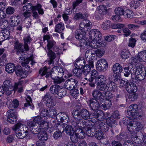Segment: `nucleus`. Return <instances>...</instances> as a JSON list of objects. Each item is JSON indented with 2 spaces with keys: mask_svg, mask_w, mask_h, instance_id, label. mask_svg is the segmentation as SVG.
<instances>
[{
  "mask_svg": "<svg viewBox=\"0 0 146 146\" xmlns=\"http://www.w3.org/2000/svg\"><path fill=\"white\" fill-rule=\"evenodd\" d=\"M53 82L54 84H60L64 82L65 80L62 77H59L58 76L54 78V79L53 80Z\"/></svg>",
  "mask_w": 146,
  "mask_h": 146,
  "instance_id": "obj_49",
  "label": "nucleus"
},
{
  "mask_svg": "<svg viewBox=\"0 0 146 146\" xmlns=\"http://www.w3.org/2000/svg\"><path fill=\"white\" fill-rule=\"evenodd\" d=\"M61 89L60 86L58 85L55 84L52 86L50 89V91L51 93L54 95Z\"/></svg>",
  "mask_w": 146,
  "mask_h": 146,
  "instance_id": "obj_42",
  "label": "nucleus"
},
{
  "mask_svg": "<svg viewBox=\"0 0 146 146\" xmlns=\"http://www.w3.org/2000/svg\"><path fill=\"white\" fill-rule=\"evenodd\" d=\"M111 100L106 99L104 103L100 104V108L106 110L109 109L111 107Z\"/></svg>",
  "mask_w": 146,
  "mask_h": 146,
  "instance_id": "obj_32",
  "label": "nucleus"
},
{
  "mask_svg": "<svg viewBox=\"0 0 146 146\" xmlns=\"http://www.w3.org/2000/svg\"><path fill=\"white\" fill-rule=\"evenodd\" d=\"M15 65L11 63L7 64L5 67V71L8 73H13L16 69Z\"/></svg>",
  "mask_w": 146,
  "mask_h": 146,
  "instance_id": "obj_29",
  "label": "nucleus"
},
{
  "mask_svg": "<svg viewBox=\"0 0 146 146\" xmlns=\"http://www.w3.org/2000/svg\"><path fill=\"white\" fill-rule=\"evenodd\" d=\"M10 19V25L11 26L15 27L20 24V19L18 16H12Z\"/></svg>",
  "mask_w": 146,
  "mask_h": 146,
  "instance_id": "obj_24",
  "label": "nucleus"
},
{
  "mask_svg": "<svg viewBox=\"0 0 146 146\" xmlns=\"http://www.w3.org/2000/svg\"><path fill=\"white\" fill-rule=\"evenodd\" d=\"M129 137L128 135L125 133H121L119 134L116 136V137L117 140L119 141H121L124 139H126Z\"/></svg>",
  "mask_w": 146,
  "mask_h": 146,
  "instance_id": "obj_50",
  "label": "nucleus"
},
{
  "mask_svg": "<svg viewBox=\"0 0 146 146\" xmlns=\"http://www.w3.org/2000/svg\"><path fill=\"white\" fill-rule=\"evenodd\" d=\"M99 76L98 72L95 70H93L91 72L90 74H89L84 79L89 81L90 82H91L93 81L94 79L96 80L98 77Z\"/></svg>",
  "mask_w": 146,
  "mask_h": 146,
  "instance_id": "obj_17",
  "label": "nucleus"
},
{
  "mask_svg": "<svg viewBox=\"0 0 146 146\" xmlns=\"http://www.w3.org/2000/svg\"><path fill=\"white\" fill-rule=\"evenodd\" d=\"M98 89H94L92 92V94L94 99L96 100H102L103 96L102 93Z\"/></svg>",
  "mask_w": 146,
  "mask_h": 146,
  "instance_id": "obj_21",
  "label": "nucleus"
},
{
  "mask_svg": "<svg viewBox=\"0 0 146 146\" xmlns=\"http://www.w3.org/2000/svg\"><path fill=\"white\" fill-rule=\"evenodd\" d=\"M128 98L129 100L133 101L136 100L137 98V95L135 93H129Z\"/></svg>",
  "mask_w": 146,
  "mask_h": 146,
  "instance_id": "obj_64",
  "label": "nucleus"
},
{
  "mask_svg": "<svg viewBox=\"0 0 146 146\" xmlns=\"http://www.w3.org/2000/svg\"><path fill=\"white\" fill-rule=\"evenodd\" d=\"M36 11H38L39 14L40 15H42L44 13L43 10L42 8V5L39 4H37L35 6L34 8L33 9L32 11L33 16L35 19H37L38 17V15Z\"/></svg>",
  "mask_w": 146,
  "mask_h": 146,
  "instance_id": "obj_15",
  "label": "nucleus"
},
{
  "mask_svg": "<svg viewBox=\"0 0 146 146\" xmlns=\"http://www.w3.org/2000/svg\"><path fill=\"white\" fill-rule=\"evenodd\" d=\"M75 129V127H74L72 125H68L65 127L64 131L67 134L70 135L74 133Z\"/></svg>",
  "mask_w": 146,
  "mask_h": 146,
  "instance_id": "obj_37",
  "label": "nucleus"
},
{
  "mask_svg": "<svg viewBox=\"0 0 146 146\" xmlns=\"http://www.w3.org/2000/svg\"><path fill=\"white\" fill-rule=\"evenodd\" d=\"M86 121L81 119L79 121H72L71 124L75 129H85Z\"/></svg>",
  "mask_w": 146,
  "mask_h": 146,
  "instance_id": "obj_12",
  "label": "nucleus"
},
{
  "mask_svg": "<svg viewBox=\"0 0 146 146\" xmlns=\"http://www.w3.org/2000/svg\"><path fill=\"white\" fill-rule=\"evenodd\" d=\"M31 132L33 134H39L42 131L40 126H34V127L31 128L30 129Z\"/></svg>",
  "mask_w": 146,
  "mask_h": 146,
  "instance_id": "obj_46",
  "label": "nucleus"
},
{
  "mask_svg": "<svg viewBox=\"0 0 146 146\" xmlns=\"http://www.w3.org/2000/svg\"><path fill=\"white\" fill-rule=\"evenodd\" d=\"M73 73L74 76L77 77L79 79L81 78L83 72L81 68H74L73 70Z\"/></svg>",
  "mask_w": 146,
  "mask_h": 146,
  "instance_id": "obj_36",
  "label": "nucleus"
},
{
  "mask_svg": "<svg viewBox=\"0 0 146 146\" xmlns=\"http://www.w3.org/2000/svg\"><path fill=\"white\" fill-rule=\"evenodd\" d=\"M146 74V72L145 70H143L140 69L138 73H137L135 77L138 80L141 81L143 80L144 79Z\"/></svg>",
  "mask_w": 146,
  "mask_h": 146,
  "instance_id": "obj_30",
  "label": "nucleus"
},
{
  "mask_svg": "<svg viewBox=\"0 0 146 146\" xmlns=\"http://www.w3.org/2000/svg\"><path fill=\"white\" fill-rule=\"evenodd\" d=\"M48 43L47 45V50L45 49L46 52L48 50H51L50 49H54L56 46V42L53 40H47Z\"/></svg>",
  "mask_w": 146,
  "mask_h": 146,
  "instance_id": "obj_40",
  "label": "nucleus"
},
{
  "mask_svg": "<svg viewBox=\"0 0 146 146\" xmlns=\"http://www.w3.org/2000/svg\"><path fill=\"white\" fill-rule=\"evenodd\" d=\"M106 123L110 127L114 126V125L116 123L115 121L112 118L108 117L106 119Z\"/></svg>",
  "mask_w": 146,
  "mask_h": 146,
  "instance_id": "obj_59",
  "label": "nucleus"
},
{
  "mask_svg": "<svg viewBox=\"0 0 146 146\" xmlns=\"http://www.w3.org/2000/svg\"><path fill=\"white\" fill-rule=\"evenodd\" d=\"M47 71V68L45 67L42 68L40 69L39 70L38 73L41 76H43L45 75V77L47 78L50 76L51 78L53 80L54 78L56 77L54 72L52 71L48 72Z\"/></svg>",
  "mask_w": 146,
  "mask_h": 146,
  "instance_id": "obj_9",
  "label": "nucleus"
},
{
  "mask_svg": "<svg viewBox=\"0 0 146 146\" xmlns=\"http://www.w3.org/2000/svg\"><path fill=\"white\" fill-rule=\"evenodd\" d=\"M94 123L92 121H86L85 129H92L94 128Z\"/></svg>",
  "mask_w": 146,
  "mask_h": 146,
  "instance_id": "obj_61",
  "label": "nucleus"
},
{
  "mask_svg": "<svg viewBox=\"0 0 146 146\" xmlns=\"http://www.w3.org/2000/svg\"><path fill=\"white\" fill-rule=\"evenodd\" d=\"M66 94V91H62V90H60L55 95V97L61 99Z\"/></svg>",
  "mask_w": 146,
  "mask_h": 146,
  "instance_id": "obj_57",
  "label": "nucleus"
},
{
  "mask_svg": "<svg viewBox=\"0 0 146 146\" xmlns=\"http://www.w3.org/2000/svg\"><path fill=\"white\" fill-rule=\"evenodd\" d=\"M12 129L16 132V135L19 139H22L26 137L28 133V127L19 122L13 126Z\"/></svg>",
  "mask_w": 146,
  "mask_h": 146,
  "instance_id": "obj_4",
  "label": "nucleus"
},
{
  "mask_svg": "<svg viewBox=\"0 0 146 146\" xmlns=\"http://www.w3.org/2000/svg\"><path fill=\"white\" fill-rule=\"evenodd\" d=\"M97 130V125H94V128L92 129H85V130H86V134L88 136H93L95 133L93 132V131H95V130Z\"/></svg>",
  "mask_w": 146,
  "mask_h": 146,
  "instance_id": "obj_54",
  "label": "nucleus"
},
{
  "mask_svg": "<svg viewBox=\"0 0 146 146\" xmlns=\"http://www.w3.org/2000/svg\"><path fill=\"white\" fill-rule=\"evenodd\" d=\"M96 56L99 58L101 57L105 52V50L103 48H99L94 51Z\"/></svg>",
  "mask_w": 146,
  "mask_h": 146,
  "instance_id": "obj_48",
  "label": "nucleus"
},
{
  "mask_svg": "<svg viewBox=\"0 0 146 146\" xmlns=\"http://www.w3.org/2000/svg\"><path fill=\"white\" fill-rule=\"evenodd\" d=\"M88 103L90 109L92 110H96L100 108V104L96 99L91 98Z\"/></svg>",
  "mask_w": 146,
  "mask_h": 146,
  "instance_id": "obj_14",
  "label": "nucleus"
},
{
  "mask_svg": "<svg viewBox=\"0 0 146 146\" xmlns=\"http://www.w3.org/2000/svg\"><path fill=\"white\" fill-rule=\"evenodd\" d=\"M24 48L26 51H28L29 49L28 45V44L30 43L31 41V39L29 36L25 37L24 38Z\"/></svg>",
  "mask_w": 146,
  "mask_h": 146,
  "instance_id": "obj_44",
  "label": "nucleus"
},
{
  "mask_svg": "<svg viewBox=\"0 0 146 146\" xmlns=\"http://www.w3.org/2000/svg\"><path fill=\"white\" fill-rule=\"evenodd\" d=\"M86 63V61L85 59L82 58L77 59L74 65L76 68L82 69L83 66H84Z\"/></svg>",
  "mask_w": 146,
  "mask_h": 146,
  "instance_id": "obj_26",
  "label": "nucleus"
},
{
  "mask_svg": "<svg viewBox=\"0 0 146 146\" xmlns=\"http://www.w3.org/2000/svg\"><path fill=\"white\" fill-rule=\"evenodd\" d=\"M111 23L109 20H106L102 24V27L104 30L108 29L110 28Z\"/></svg>",
  "mask_w": 146,
  "mask_h": 146,
  "instance_id": "obj_52",
  "label": "nucleus"
},
{
  "mask_svg": "<svg viewBox=\"0 0 146 146\" xmlns=\"http://www.w3.org/2000/svg\"><path fill=\"white\" fill-rule=\"evenodd\" d=\"M72 114L75 120V121H79L81 119L80 113V111L78 109L74 110L72 111Z\"/></svg>",
  "mask_w": 146,
  "mask_h": 146,
  "instance_id": "obj_41",
  "label": "nucleus"
},
{
  "mask_svg": "<svg viewBox=\"0 0 146 146\" xmlns=\"http://www.w3.org/2000/svg\"><path fill=\"white\" fill-rule=\"evenodd\" d=\"M89 36L90 39L98 41L100 40L102 37L100 32L96 29H92L90 31Z\"/></svg>",
  "mask_w": 146,
  "mask_h": 146,
  "instance_id": "obj_10",
  "label": "nucleus"
},
{
  "mask_svg": "<svg viewBox=\"0 0 146 146\" xmlns=\"http://www.w3.org/2000/svg\"><path fill=\"white\" fill-rule=\"evenodd\" d=\"M80 41L78 44H76L77 46L80 47L81 49L84 48H87L88 47V39L86 38H83L81 39H78Z\"/></svg>",
  "mask_w": 146,
  "mask_h": 146,
  "instance_id": "obj_20",
  "label": "nucleus"
},
{
  "mask_svg": "<svg viewBox=\"0 0 146 146\" xmlns=\"http://www.w3.org/2000/svg\"><path fill=\"white\" fill-rule=\"evenodd\" d=\"M9 30L4 29L0 32V41H3L7 39L9 37L10 32Z\"/></svg>",
  "mask_w": 146,
  "mask_h": 146,
  "instance_id": "obj_23",
  "label": "nucleus"
},
{
  "mask_svg": "<svg viewBox=\"0 0 146 146\" xmlns=\"http://www.w3.org/2000/svg\"><path fill=\"white\" fill-rule=\"evenodd\" d=\"M47 55L48 57V64L50 65L52 64H54V60L56 57V56L55 53L52 50H48Z\"/></svg>",
  "mask_w": 146,
  "mask_h": 146,
  "instance_id": "obj_22",
  "label": "nucleus"
},
{
  "mask_svg": "<svg viewBox=\"0 0 146 146\" xmlns=\"http://www.w3.org/2000/svg\"><path fill=\"white\" fill-rule=\"evenodd\" d=\"M108 64L107 61L104 59H101L97 63L96 68L97 70L100 72H104L108 68Z\"/></svg>",
  "mask_w": 146,
  "mask_h": 146,
  "instance_id": "obj_7",
  "label": "nucleus"
},
{
  "mask_svg": "<svg viewBox=\"0 0 146 146\" xmlns=\"http://www.w3.org/2000/svg\"><path fill=\"white\" fill-rule=\"evenodd\" d=\"M64 29V25L62 23H60L57 24L55 27V31L59 33L63 32Z\"/></svg>",
  "mask_w": 146,
  "mask_h": 146,
  "instance_id": "obj_38",
  "label": "nucleus"
},
{
  "mask_svg": "<svg viewBox=\"0 0 146 146\" xmlns=\"http://www.w3.org/2000/svg\"><path fill=\"white\" fill-rule=\"evenodd\" d=\"M17 115L14 109H10L7 111V120L10 123H13L17 120Z\"/></svg>",
  "mask_w": 146,
  "mask_h": 146,
  "instance_id": "obj_8",
  "label": "nucleus"
},
{
  "mask_svg": "<svg viewBox=\"0 0 146 146\" xmlns=\"http://www.w3.org/2000/svg\"><path fill=\"white\" fill-rule=\"evenodd\" d=\"M133 119L132 124L133 125L134 130L136 131H139L141 130L143 127L142 124L135 119Z\"/></svg>",
  "mask_w": 146,
  "mask_h": 146,
  "instance_id": "obj_31",
  "label": "nucleus"
},
{
  "mask_svg": "<svg viewBox=\"0 0 146 146\" xmlns=\"http://www.w3.org/2000/svg\"><path fill=\"white\" fill-rule=\"evenodd\" d=\"M87 64L85 65L83 68L82 70L83 74L86 77L88 76L89 74L91 68L94 67L93 62L92 61H91L90 62H87Z\"/></svg>",
  "mask_w": 146,
  "mask_h": 146,
  "instance_id": "obj_16",
  "label": "nucleus"
},
{
  "mask_svg": "<svg viewBox=\"0 0 146 146\" xmlns=\"http://www.w3.org/2000/svg\"><path fill=\"white\" fill-rule=\"evenodd\" d=\"M15 88L14 87L4 88H3L4 93L6 95L9 96L12 94Z\"/></svg>",
  "mask_w": 146,
  "mask_h": 146,
  "instance_id": "obj_58",
  "label": "nucleus"
},
{
  "mask_svg": "<svg viewBox=\"0 0 146 146\" xmlns=\"http://www.w3.org/2000/svg\"><path fill=\"white\" fill-rule=\"evenodd\" d=\"M98 9L99 14L104 15L107 13V8L106 6L103 5H100L98 7Z\"/></svg>",
  "mask_w": 146,
  "mask_h": 146,
  "instance_id": "obj_47",
  "label": "nucleus"
},
{
  "mask_svg": "<svg viewBox=\"0 0 146 146\" xmlns=\"http://www.w3.org/2000/svg\"><path fill=\"white\" fill-rule=\"evenodd\" d=\"M124 25L122 24H111L110 27L112 29H123L125 27Z\"/></svg>",
  "mask_w": 146,
  "mask_h": 146,
  "instance_id": "obj_62",
  "label": "nucleus"
},
{
  "mask_svg": "<svg viewBox=\"0 0 146 146\" xmlns=\"http://www.w3.org/2000/svg\"><path fill=\"white\" fill-rule=\"evenodd\" d=\"M109 127L106 122H102L98 126L97 125V129H100L103 131L107 132L109 129Z\"/></svg>",
  "mask_w": 146,
  "mask_h": 146,
  "instance_id": "obj_27",
  "label": "nucleus"
},
{
  "mask_svg": "<svg viewBox=\"0 0 146 146\" xmlns=\"http://www.w3.org/2000/svg\"><path fill=\"white\" fill-rule=\"evenodd\" d=\"M138 109V106L136 104L131 105L129 107L127 113L131 117V119H137L141 117V115L137 112Z\"/></svg>",
  "mask_w": 146,
  "mask_h": 146,
  "instance_id": "obj_5",
  "label": "nucleus"
},
{
  "mask_svg": "<svg viewBox=\"0 0 146 146\" xmlns=\"http://www.w3.org/2000/svg\"><path fill=\"white\" fill-rule=\"evenodd\" d=\"M92 115L94 118L99 121H103L106 117L105 113L101 110L94 112Z\"/></svg>",
  "mask_w": 146,
  "mask_h": 146,
  "instance_id": "obj_19",
  "label": "nucleus"
},
{
  "mask_svg": "<svg viewBox=\"0 0 146 146\" xmlns=\"http://www.w3.org/2000/svg\"><path fill=\"white\" fill-rule=\"evenodd\" d=\"M78 85L77 80L72 78L66 80L64 84L65 88L67 90H70V94L76 98L79 94V90L77 89Z\"/></svg>",
  "mask_w": 146,
  "mask_h": 146,
  "instance_id": "obj_3",
  "label": "nucleus"
},
{
  "mask_svg": "<svg viewBox=\"0 0 146 146\" xmlns=\"http://www.w3.org/2000/svg\"><path fill=\"white\" fill-rule=\"evenodd\" d=\"M115 13L119 15H123L124 11L123 8L118 7L116 8L114 10Z\"/></svg>",
  "mask_w": 146,
  "mask_h": 146,
  "instance_id": "obj_60",
  "label": "nucleus"
},
{
  "mask_svg": "<svg viewBox=\"0 0 146 146\" xmlns=\"http://www.w3.org/2000/svg\"><path fill=\"white\" fill-rule=\"evenodd\" d=\"M38 138L40 141H45L48 139L47 133L45 131H42L37 135Z\"/></svg>",
  "mask_w": 146,
  "mask_h": 146,
  "instance_id": "obj_33",
  "label": "nucleus"
},
{
  "mask_svg": "<svg viewBox=\"0 0 146 146\" xmlns=\"http://www.w3.org/2000/svg\"><path fill=\"white\" fill-rule=\"evenodd\" d=\"M92 40L91 42L88 41V46H89L93 48H97V40Z\"/></svg>",
  "mask_w": 146,
  "mask_h": 146,
  "instance_id": "obj_63",
  "label": "nucleus"
},
{
  "mask_svg": "<svg viewBox=\"0 0 146 146\" xmlns=\"http://www.w3.org/2000/svg\"><path fill=\"white\" fill-rule=\"evenodd\" d=\"M112 69L114 73L118 74L122 71L123 68L121 65L116 63L113 65Z\"/></svg>",
  "mask_w": 146,
  "mask_h": 146,
  "instance_id": "obj_28",
  "label": "nucleus"
},
{
  "mask_svg": "<svg viewBox=\"0 0 146 146\" xmlns=\"http://www.w3.org/2000/svg\"><path fill=\"white\" fill-rule=\"evenodd\" d=\"M121 57L123 59H125L129 58L130 54L128 50L123 49L121 53Z\"/></svg>",
  "mask_w": 146,
  "mask_h": 146,
  "instance_id": "obj_53",
  "label": "nucleus"
},
{
  "mask_svg": "<svg viewBox=\"0 0 146 146\" xmlns=\"http://www.w3.org/2000/svg\"><path fill=\"white\" fill-rule=\"evenodd\" d=\"M95 81L96 83L97 89L101 91H104L105 86L107 81L106 76L102 75H100L96 79Z\"/></svg>",
  "mask_w": 146,
  "mask_h": 146,
  "instance_id": "obj_6",
  "label": "nucleus"
},
{
  "mask_svg": "<svg viewBox=\"0 0 146 146\" xmlns=\"http://www.w3.org/2000/svg\"><path fill=\"white\" fill-rule=\"evenodd\" d=\"M15 72L17 76L21 78H25L27 76V72L22 69L20 66L18 65L16 67Z\"/></svg>",
  "mask_w": 146,
  "mask_h": 146,
  "instance_id": "obj_18",
  "label": "nucleus"
},
{
  "mask_svg": "<svg viewBox=\"0 0 146 146\" xmlns=\"http://www.w3.org/2000/svg\"><path fill=\"white\" fill-rule=\"evenodd\" d=\"M75 133L76 134L79 138L82 139L85 137V133L84 131V129H75Z\"/></svg>",
  "mask_w": 146,
  "mask_h": 146,
  "instance_id": "obj_43",
  "label": "nucleus"
},
{
  "mask_svg": "<svg viewBox=\"0 0 146 146\" xmlns=\"http://www.w3.org/2000/svg\"><path fill=\"white\" fill-rule=\"evenodd\" d=\"M57 110L54 108H51L48 110V116L52 118H54L57 116Z\"/></svg>",
  "mask_w": 146,
  "mask_h": 146,
  "instance_id": "obj_45",
  "label": "nucleus"
},
{
  "mask_svg": "<svg viewBox=\"0 0 146 146\" xmlns=\"http://www.w3.org/2000/svg\"><path fill=\"white\" fill-rule=\"evenodd\" d=\"M57 120L60 121L63 124H66L69 121L68 116L65 113L61 112L58 113L56 117Z\"/></svg>",
  "mask_w": 146,
  "mask_h": 146,
  "instance_id": "obj_13",
  "label": "nucleus"
},
{
  "mask_svg": "<svg viewBox=\"0 0 146 146\" xmlns=\"http://www.w3.org/2000/svg\"><path fill=\"white\" fill-rule=\"evenodd\" d=\"M92 50H87L85 54V56L86 61L87 62H90L91 61L93 62L92 60L93 58H92Z\"/></svg>",
  "mask_w": 146,
  "mask_h": 146,
  "instance_id": "obj_39",
  "label": "nucleus"
},
{
  "mask_svg": "<svg viewBox=\"0 0 146 146\" xmlns=\"http://www.w3.org/2000/svg\"><path fill=\"white\" fill-rule=\"evenodd\" d=\"M81 119L86 120L90 118L91 114L88 110L85 109H82L80 111Z\"/></svg>",
  "mask_w": 146,
  "mask_h": 146,
  "instance_id": "obj_25",
  "label": "nucleus"
},
{
  "mask_svg": "<svg viewBox=\"0 0 146 146\" xmlns=\"http://www.w3.org/2000/svg\"><path fill=\"white\" fill-rule=\"evenodd\" d=\"M137 58L140 62H145L146 61V51H143L139 52Z\"/></svg>",
  "mask_w": 146,
  "mask_h": 146,
  "instance_id": "obj_35",
  "label": "nucleus"
},
{
  "mask_svg": "<svg viewBox=\"0 0 146 146\" xmlns=\"http://www.w3.org/2000/svg\"><path fill=\"white\" fill-rule=\"evenodd\" d=\"M133 12L130 10H126L124 11L123 16L125 18H131L133 17Z\"/></svg>",
  "mask_w": 146,
  "mask_h": 146,
  "instance_id": "obj_55",
  "label": "nucleus"
},
{
  "mask_svg": "<svg viewBox=\"0 0 146 146\" xmlns=\"http://www.w3.org/2000/svg\"><path fill=\"white\" fill-rule=\"evenodd\" d=\"M92 25V23L88 20H83L80 23V29L76 30L75 33V36L77 39H81L86 37V31Z\"/></svg>",
  "mask_w": 146,
  "mask_h": 146,
  "instance_id": "obj_2",
  "label": "nucleus"
},
{
  "mask_svg": "<svg viewBox=\"0 0 146 146\" xmlns=\"http://www.w3.org/2000/svg\"><path fill=\"white\" fill-rule=\"evenodd\" d=\"M13 45L14 49L17 54L22 53L21 56L19 58V60L23 61L21 63V65L23 67L25 68V71L27 72L28 73H31L32 71L30 69V66L28 65L29 63L30 60L29 58H27V57H26V55L23 53L25 50L23 48V44L19 42L18 40H16L15 42Z\"/></svg>",
  "mask_w": 146,
  "mask_h": 146,
  "instance_id": "obj_1",
  "label": "nucleus"
},
{
  "mask_svg": "<svg viewBox=\"0 0 146 146\" xmlns=\"http://www.w3.org/2000/svg\"><path fill=\"white\" fill-rule=\"evenodd\" d=\"M116 84L114 82L112 81L109 82L107 84H106L104 91L105 90L106 88L108 90L114 91L116 87Z\"/></svg>",
  "mask_w": 146,
  "mask_h": 146,
  "instance_id": "obj_34",
  "label": "nucleus"
},
{
  "mask_svg": "<svg viewBox=\"0 0 146 146\" xmlns=\"http://www.w3.org/2000/svg\"><path fill=\"white\" fill-rule=\"evenodd\" d=\"M132 66L131 65V67H132ZM129 71H130V73L132 75L134 76V77L135 76L136 74L137 73H138L139 72V71L140 70V68H137L135 67H131L130 66L129 67Z\"/></svg>",
  "mask_w": 146,
  "mask_h": 146,
  "instance_id": "obj_56",
  "label": "nucleus"
},
{
  "mask_svg": "<svg viewBox=\"0 0 146 146\" xmlns=\"http://www.w3.org/2000/svg\"><path fill=\"white\" fill-rule=\"evenodd\" d=\"M51 96L49 93H47L44 96L42 97V101L44 102L46 104L48 102H49L51 98Z\"/></svg>",
  "mask_w": 146,
  "mask_h": 146,
  "instance_id": "obj_51",
  "label": "nucleus"
},
{
  "mask_svg": "<svg viewBox=\"0 0 146 146\" xmlns=\"http://www.w3.org/2000/svg\"><path fill=\"white\" fill-rule=\"evenodd\" d=\"M125 89L128 93L136 92L137 90V88L136 85L131 82H125Z\"/></svg>",
  "mask_w": 146,
  "mask_h": 146,
  "instance_id": "obj_11",
  "label": "nucleus"
}]
</instances>
